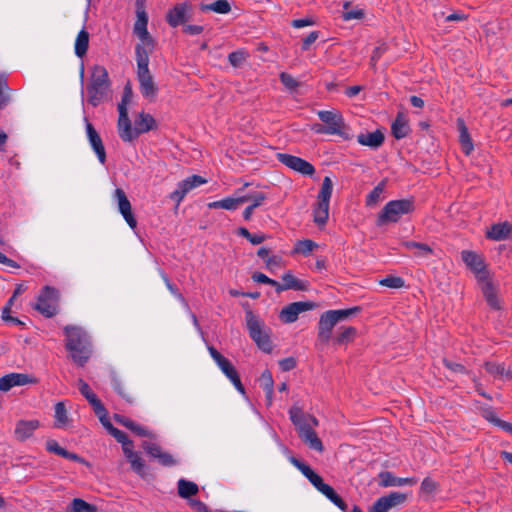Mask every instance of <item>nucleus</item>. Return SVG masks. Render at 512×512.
Returning <instances> with one entry per match:
<instances>
[{"label": "nucleus", "mask_w": 512, "mask_h": 512, "mask_svg": "<svg viewBox=\"0 0 512 512\" xmlns=\"http://www.w3.org/2000/svg\"><path fill=\"white\" fill-rule=\"evenodd\" d=\"M65 348L71 360L83 367L91 357L92 345L88 333L80 326L66 325L64 327Z\"/></svg>", "instance_id": "nucleus-1"}, {"label": "nucleus", "mask_w": 512, "mask_h": 512, "mask_svg": "<svg viewBox=\"0 0 512 512\" xmlns=\"http://www.w3.org/2000/svg\"><path fill=\"white\" fill-rule=\"evenodd\" d=\"M289 415L302 442L310 449L322 453L324 451L323 443L314 430L319 425L318 419L295 406L289 410Z\"/></svg>", "instance_id": "nucleus-2"}, {"label": "nucleus", "mask_w": 512, "mask_h": 512, "mask_svg": "<svg viewBox=\"0 0 512 512\" xmlns=\"http://www.w3.org/2000/svg\"><path fill=\"white\" fill-rule=\"evenodd\" d=\"M135 52L140 92L144 98L153 101L157 96L158 87L149 70V51H144L141 46L135 47Z\"/></svg>", "instance_id": "nucleus-3"}, {"label": "nucleus", "mask_w": 512, "mask_h": 512, "mask_svg": "<svg viewBox=\"0 0 512 512\" xmlns=\"http://www.w3.org/2000/svg\"><path fill=\"white\" fill-rule=\"evenodd\" d=\"M317 116L325 125L313 124L311 129L316 134L338 135L343 139H350L344 118L338 110H320L317 112Z\"/></svg>", "instance_id": "nucleus-4"}, {"label": "nucleus", "mask_w": 512, "mask_h": 512, "mask_svg": "<svg viewBox=\"0 0 512 512\" xmlns=\"http://www.w3.org/2000/svg\"><path fill=\"white\" fill-rule=\"evenodd\" d=\"M110 86L107 69L101 65L92 68L90 83L87 86L88 103L96 107L105 98Z\"/></svg>", "instance_id": "nucleus-5"}, {"label": "nucleus", "mask_w": 512, "mask_h": 512, "mask_svg": "<svg viewBox=\"0 0 512 512\" xmlns=\"http://www.w3.org/2000/svg\"><path fill=\"white\" fill-rule=\"evenodd\" d=\"M245 319L251 339L263 352L271 353L273 345L270 339L269 329L266 328L263 321H261L251 310H247L245 312Z\"/></svg>", "instance_id": "nucleus-6"}, {"label": "nucleus", "mask_w": 512, "mask_h": 512, "mask_svg": "<svg viewBox=\"0 0 512 512\" xmlns=\"http://www.w3.org/2000/svg\"><path fill=\"white\" fill-rule=\"evenodd\" d=\"M414 210V202L411 199L392 200L386 203L378 214L376 224L383 226L387 223H395L406 214Z\"/></svg>", "instance_id": "nucleus-7"}, {"label": "nucleus", "mask_w": 512, "mask_h": 512, "mask_svg": "<svg viewBox=\"0 0 512 512\" xmlns=\"http://www.w3.org/2000/svg\"><path fill=\"white\" fill-rule=\"evenodd\" d=\"M136 16L137 19L134 23L133 32L140 39V43L136 47L142 46L144 51H149L150 54L154 49L155 42L147 30L148 15L145 11L143 0L136 1Z\"/></svg>", "instance_id": "nucleus-8"}, {"label": "nucleus", "mask_w": 512, "mask_h": 512, "mask_svg": "<svg viewBox=\"0 0 512 512\" xmlns=\"http://www.w3.org/2000/svg\"><path fill=\"white\" fill-rule=\"evenodd\" d=\"M208 351L212 359L216 362L220 370L233 383L235 388L242 394L245 388L240 380L239 374L233 364L225 358L214 346H208Z\"/></svg>", "instance_id": "nucleus-9"}, {"label": "nucleus", "mask_w": 512, "mask_h": 512, "mask_svg": "<svg viewBox=\"0 0 512 512\" xmlns=\"http://www.w3.org/2000/svg\"><path fill=\"white\" fill-rule=\"evenodd\" d=\"M191 13L192 5L188 2H181L168 10L165 19L170 27L176 28L180 25L184 26L191 19Z\"/></svg>", "instance_id": "nucleus-10"}, {"label": "nucleus", "mask_w": 512, "mask_h": 512, "mask_svg": "<svg viewBox=\"0 0 512 512\" xmlns=\"http://www.w3.org/2000/svg\"><path fill=\"white\" fill-rule=\"evenodd\" d=\"M461 258L465 265L474 273L478 281L488 278V271L482 257L474 251L463 250Z\"/></svg>", "instance_id": "nucleus-11"}, {"label": "nucleus", "mask_w": 512, "mask_h": 512, "mask_svg": "<svg viewBox=\"0 0 512 512\" xmlns=\"http://www.w3.org/2000/svg\"><path fill=\"white\" fill-rule=\"evenodd\" d=\"M206 182L207 180L200 175L189 176L178 183L177 188L170 194V199L179 205L190 191Z\"/></svg>", "instance_id": "nucleus-12"}, {"label": "nucleus", "mask_w": 512, "mask_h": 512, "mask_svg": "<svg viewBox=\"0 0 512 512\" xmlns=\"http://www.w3.org/2000/svg\"><path fill=\"white\" fill-rule=\"evenodd\" d=\"M277 159L285 166L289 167L290 169L296 172L301 173L302 175L312 176L315 173L314 166L300 157L286 153H278Z\"/></svg>", "instance_id": "nucleus-13"}, {"label": "nucleus", "mask_w": 512, "mask_h": 512, "mask_svg": "<svg viewBox=\"0 0 512 512\" xmlns=\"http://www.w3.org/2000/svg\"><path fill=\"white\" fill-rule=\"evenodd\" d=\"M316 307L317 304L311 301L293 302L283 307L279 317L284 323H293L297 320L300 313L312 310Z\"/></svg>", "instance_id": "nucleus-14"}, {"label": "nucleus", "mask_w": 512, "mask_h": 512, "mask_svg": "<svg viewBox=\"0 0 512 512\" xmlns=\"http://www.w3.org/2000/svg\"><path fill=\"white\" fill-rule=\"evenodd\" d=\"M407 496L401 492H391L388 495L378 498L369 512H388L390 509L403 504Z\"/></svg>", "instance_id": "nucleus-15"}, {"label": "nucleus", "mask_w": 512, "mask_h": 512, "mask_svg": "<svg viewBox=\"0 0 512 512\" xmlns=\"http://www.w3.org/2000/svg\"><path fill=\"white\" fill-rule=\"evenodd\" d=\"M114 199L117 202L119 212L122 214L123 218L129 225V227L135 229L137 226V220L135 219L132 213L131 203L124 190L121 188H117L114 191Z\"/></svg>", "instance_id": "nucleus-16"}, {"label": "nucleus", "mask_w": 512, "mask_h": 512, "mask_svg": "<svg viewBox=\"0 0 512 512\" xmlns=\"http://www.w3.org/2000/svg\"><path fill=\"white\" fill-rule=\"evenodd\" d=\"M85 127L88 141L92 149L94 150L95 154L97 155L99 162L101 164H105L106 151L99 133L96 131L94 126L88 121L87 118H85Z\"/></svg>", "instance_id": "nucleus-17"}, {"label": "nucleus", "mask_w": 512, "mask_h": 512, "mask_svg": "<svg viewBox=\"0 0 512 512\" xmlns=\"http://www.w3.org/2000/svg\"><path fill=\"white\" fill-rule=\"evenodd\" d=\"M119 118H118V134L119 137L124 142H131L137 138V133L135 127L132 128L131 121L128 116V109L121 107V110H118Z\"/></svg>", "instance_id": "nucleus-18"}, {"label": "nucleus", "mask_w": 512, "mask_h": 512, "mask_svg": "<svg viewBox=\"0 0 512 512\" xmlns=\"http://www.w3.org/2000/svg\"><path fill=\"white\" fill-rule=\"evenodd\" d=\"M36 379L24 373H10L0 378V391L7 392L15 386L36 383Z\"/></svg>", "instance_id": "nucleus-19"}, {"label": "nucleus", "mask_w": 512, "mask_h": 512, "mask_svg": "<svg viewBox=\"0 0 512 512\" xmlns=\"http://www.w3.org/2000/svg\"><path fill=\"white\" fill-rule=\"evenodd\" d=\"M40 427L39 420H19L16 422L14 437L19 442H24L31 438L34 432Z\"/></svg>", "instance_id": "nucleus-20"}, {"label": "nucleus", "mask_w": 512, "mask_h": 512, "mask_svg": "<svg viewBox=\"0 0 512 512\" xmlns=\"http://www.w3.org/2000/svg\"><path fill=\"white\" fill-rule=\"evenodd\" d=\"M336 324L337 323L330 311L328 310L324 312L320 316L318 322V339L322 342H328L331 337L332 330Z\"/></svg>", "instance_id": "nucleus-21"}, {"label": "nucleus", "mask_w": 512, "mask_h": 512, "mask_svg": "<svg viewBox=\"0 0 512 512\" xmlns=\"http://www.w3.org/2000/svg\"><path fill=\"white\" fill-rule=\"evenodd\" d=\"M380 485L383 487H400L405 485H415L417 483V479L414 477L401 478L396 477L393 473L389 471L381 472L379 474Z\"/></svg>", "instance_id": "nucleus-22"}, {"label": "nucleus", "mask_w": 512, "mask_h": 512, "mask_svg": "<svg viewBox=\"0 0 512 512\" xmlns=\"http://www.w3.org/2000/svg\"><path fill=\"white\" fill-rule=\"evenodd\" d=\"M134 125L137 133V137L140 134L147 133L157 128V123L154 117L145 112H140L134 120Z\"/></svg>", "instance_id": "nucleus-23"}, {"label": "nucleus", "mask_w": 512, "mask_h": 512, "mask_svg": "<svg viewBox=\"0 0 512 512\" xmlns=\"http://www.w3.org/2000/svg\"><path fill=\"white\" fill-rule=\"evenodd\" d=\"M282 280L284 281L283 284H280L278 282V293L293 289L297 291H306L308 289V282L300 280L291 273V271H288L282 276Z\"/></svg>", "instance_id": "nucleus-24"}, {"label": "nucleus", "mask_w": 512, "mask_h": 512, "mask_svg": "<svg viewBox=\"0 0 512 512\" xmlns=\"http://www.w3.org/2000/svg\"><path fill=\"white\" fill-rule=\"evenodd\" d=\"M114 420L124 426L125 428L129 429L134 434L141 436V437H153V434L147 430L145 427L139 425L138 423L134 422L130 418H127L120 414H114Z\"/></svg>", "instance_id": "nucleus-25"}, {"label": "nucleus", "mask_w": 512, "mask_h": 512, "mask_svg": "<svg viewBox=\"0 0 512 512\" xmlns=\"http://www.w3.org/2000/svg\"><path fill=\"white\" fill-rule=\"evenodd\" d=\"M385 140L384 134L380 130L370 133H361L357 136V142L363 146H368L372 149L379 148Z\"/></svg>", "instance_id": "nucleus-26"}, {"label": "nucleus", "mask_w": 512, "mask_h": 512, "mask_svg": "<svg viewBox=\"0 0 512 512\" xmlns=\"http://www.w3.org/2000/svg\"><path fill=\"white\" fill-rule=\"evenodd\" d=\"M401 246L412 251L416 258H426L433 254V249L426 243L416 242L413 240L402 241Z\"/></svg>", "instance_id": "nucleus-27"}, {"label": "nucleus", "mask_w": 512, "mask_h": 512, "mask_svg": "<svg viewBox=\"0 0 512 512\" xmlns=\"http://www.w3.org/2000/svg\"><path fill=\"white\" fill-rule=\"evenodd\" d=\"M512 234V226L508 222L493 224L486 236L495 241L508 239Z\"/></svg>", "instance_id": "nucleus-28"}, {"label": "nucleus", "mask_w": 512, "mask_h": 512, "mask_svg": "<svg viewBox=\"0 0 512 512\" xmlns=\"http://www.w3.org/2000/svg\"><path fill=\"white\" fill-rule=\"evenodd\" d=\"M124 455L129 461L132 470L139 476L145 477L147 474V467L144 460L140 457V455L137 452L133 451V448H125Z\"/></svg>", "instance_id": "nucleus-29"}, {"label": "nucleus", "mask_w": 512, "mask_h": 512, "mask_svg": "<svg viewBox=\"0 0 512 512\" xmlns=\"http://www.w3.org/2000/svg\"><path fill=\"white\" fill-rule=\"evenodd\" d=\"M479 282L481 283V290L487 304L493 309H500L499 300L492 282L488 278Z\"/></svg>", "instance_id": "nucleus-30"}, {"label": "nucleus", "mask_w": 512, "mask_h": 512, "mask_svg": "<svg viewBox=\"0 0 512 512\" xmlns=\"http://www.w3.org/2000/svg\"><path fill=\"white\" fill-rule=\"evenodd\" d=\"M457 124L459 130V141L462 150L466 155H469L474 149V146L469 135L468 128L466 127L465 122L462 119H458Z\"/></svg>", "instance_id": "nucleus-31"}, {"label": "nucleus", "mask_w": 512, "mask_h": 512, "mask_svg": "<svg viewBox=\"0 0 512 512\" xmlns=\"http://www.w3.org/2000/svg\"><path fill=\"white\" fill-rule=\"evenodd\" d=\"M391 132L396 139H402L410 133L408 122L404 119L402 114H398L392 123Z\"/></svg>", "instance_id": "nucleus-32"}, {"label": "nucleus", "mask_w": 512, "mask_h": 512, "mask_svg": "<svg viewBox=\"0 0 512 512\" xmlns=\"http://www.w3.org/2000/svg\"><path fill=\"white\" fill-rule=\"evenodd\" d=\"M104 427L117 440V442L122 444L123 453H125V448H133V442L129 440L124 431L114 427L111 422L104 423Z\"/></svg>", "instance_id": "nucleus-33"}, {"label": "nucleus", "mask_w": 512, "mask_h": 512, "mask_svg": "<svg viewBox=\"0 0 512 512\" xmlns=\"http://www.w3.org/2000/svg\"><path fill=\"white\" fill-rule=\"evenodd\" d=\"M55 410V422L54 426L56 428H64L67 427L70 423V419L68 417L67 409L65 407L64 402H57L54 407Z\"/></svg>", "instance_id": "nucleus-34"}, {"label": "nucleus", "mask_w": 512, "mask_h": 512, "mask_svg": "<svg viewBox=\"0 0 512 512\" xmlns=\"http://www.w3.org/2000/svg\"><path fill=\"white\" fill-rule=\"evenodd\" d=\"M199 8L202 12L213 11L218 14H227L231 11V5L227 0H217L210 4L201 3Z\"/></svg>", "instance_id": "nucleus-35"}, {"label": "nucleus", "mask_w": 512, "mask_h": 512, "mask_svg": "<svg viewBox=\"0 0 512 512\" xmlns=\"http://www.w3.org/2000/svg\"><path fill=\"white\" fill-rule=\"evenodd\" d=\"M89 47V33L87 30L82 29L75 40V54L82 58L86 55Z\"/></svg>", "instance_id": "nucleus-36"}, {"label": "nucleus", "mask_w": 512, "mask_h": 512, "mask_svg": "<svg viewBox=\"0 0 512 512\" xmlns=\"http://www.w3.org/2000/svg\"><path fill=\"white\" fill-rule=\"evenodd\" d=\"M243 204L242 195L236 198L227 197L222 200L214 201L208 204L209 208H222L226 210H235Z\"/></svg>", "instance_id": "nucleus-37"}, {"label": "nucleus", "mask_w": 512, "mask_h": 512, "mask_svg": "<svg viewBox=\"0 0 512 512\" xmlns=\"http://www.w3.org/2000/svg\"><path fill=\"white\" fill-rule=\"evenodd\" d=\"M260 385L264 389L266 393V398L268 400V404L272 403V396L274 392V381L272 378V374L269 370H264L260 376Z\"/></svg>", "instance_id": "nucleus-38"}, {"label": "nucleus", "mask_w": 512, "mask_h": 512, "mask_svg": "<svg viewBox=\"0 0 512 512\" xmlns=\"http://www.w3.org/2000/svg\"><path fill=\"white\" fill-rule=\"evenodd\" d=\"M199 489L196 483L180 479L178 481V494L181 498H190L198 493Z\"/></svg>", "instance_id": "nucleus-39"}, {"label": "nucleus", "mask_w": 512, "mask_h": 512, "mask_svg": "<svg viewBox=\"0 0 512 512\" xmlns=\"http://www.w3.org/2000/svg\"><path fill=\"white\" fill-rule=\"evenodd\" d=\"M321 493L325 495L331 502H333L338 508H340L343 512H347V504L345 501L336 493V491L330 486L327 485Z\"/></svg>", "instance_id": "nucleus-40"}, {"label": "nucleus", "mask_w": 512, "mask_h": 512, "mask_svg": "<svg viewBox=\"0 0 512 512\" xmlns=\"http://www.w3.org/2000/svg\"><path fill=\"white\" fill-rule=\"evenodd\" d=\"M364 17V10L360 8H352L350 2L343 3L342 18L345 21L349 20H360Z\"/></svg>", "instance_id": "nucleus-41"}, {"label": "nucleus", "mask_w": 512, "mask_h": 512, "mask_svg": "<svg viewBox=\"0 0 512 512\" xmlns=\"http://www.w3.org/2000/svg\"><path fill=\"white\" fill-rule=\"evenodd\" d=\"M34 308L45 317H53L57 313V305L50 303V301L37 298V303Z\"/></svg>", "instance_id": "nucleus-42"}, {"label": "nucleus", "mask_w": 512, "mask_h": 512, "mask_svg": "<svg viewBox=\"0 0 512 512\" xmlns=\"http://www.w3.org/2000/svg\"><path fill=\"white\" fill-rule=\"evenodd\" d=\"M70 512H97V507L81 498H74L70 504Z\"/></svg>", "instance_id": "nucleus-43"}, {"label": "nucleus", "mask_w": 512, "mask_h": 512, "mask_svg": "<svg viewBox=\"0 0 512 512\" xmlns=\"http://www.w3.org/2000/svg\"><path fill=\"white\" fill-rule=\"evenodd\" d=\"M330 313L333 315L336 323L340 321H344L348 319L349 317L357 315L361 311V307L355 306L348 309H339V310H329Z\"/></svg>", "instance_id": "nucleus-44"}, {"label": "nucleus", "mask_w": 512, "mask_h": 512, "mask_svg": "<svg viewBox=\"0 0 512 512\" xmlns=\"http://www.w3.org/2000/svg\"><path fill=\"white\" fill-rule=\"evenodd\" d=\"M242 199L243 203L251 202L250 205L256 209L264 203V201L267 199V195L263 192L253 191L242 195Z\"/></svg>", "instance_id": "nucleus-45"}, {"label": "nucleus", "mask_w": 512, "mask_h": 512, "mask_svg": "<svg viewBox=\"0 0 512 512\" xmlns=\"http://www.w3.org/2000/svg\"><path fill=\"white\" fill-rule=\"evenodd\" d=\"M485 369L488 373L496 377H507L511 378V374L506 371L505 366L503 364L495 363V362H486Z\"/></svg>", "instance_id": "nucleus-46"}, {"label": "nucleus", "mask_w": 512, "mask_h": 512, "mask_svg": "<svg viewBox=\"0 0 512 512\" xmlns=\"http://www.w3.org/2000/svg\"><path fill=\"white\" fill-rule=\"evenodd\" d=\"M317 247V244L310 240H298L294 247V253L302 254V255H308L310 254L315 248Z\"/></svg>", "instance_id": "nucleus-47"}, {"label": "nucleus", "mask_w": 512, "mask_h": 512, "mask_svg": "<svg viewBox=\"0 0 512 512\" xmlns=\"http://www.w3.org/2000/svg\"><path fill=\"white\" fill-rule=\"evenodd\" d=\"M379 284L388 288L400 289L404 287L405 281L402 277L387 275L385 278L379 281Z\"/></svg>", "instance_id": "nucleus-48"}, {"label": "nucleus", "mask_w": 512, "mask_h": 512, "mask_svg": "<svg viewBox=\"0 0 512 512\" xmlns=\"http://www.w3.org/2000/svg\"><path fill=\"white\" fill-rule=\"evenodd\" d=\"M333 191V183L330 177H324L321 185V189L318 193L317 199H323L324 201H330Z\"/></svg>", "instance_id": "nucleus-49"}, {"label": "nucleus", "mask_w": 512, "mask_h": 512, "mask_svg": "<svg viewBox=\"0 0 512 512\" xmlns=\"http://www.w3.org/2000/svg\"><path fill=\"white\" fill-rule=\"evenodd\" d=\"M37 298L50 301V303L57 305V301L59 299V291L53 287L44 286Z\"/></svg>", "instance_id": "nucleus-50"}, {"label": "nucleus", "mask_w": 512, "mask_h": 512, "mask_svg": "<svg viewBox=\"0 0 512 512\" xmlns=\"http://www.w3.org/2000/svg\"><path fill=\"white\" fill-rule=\"evenodd\" d=\"M7 79L4 75H0V110L8 105L10 102V95L8 94Z\"/></svg>", "instance_id": "nucleus-51"}, {"label": "nucleus", "mask_w": 512, "mask_h": 512, "mask_svg": "<svg viewBox=\"0 0 512 512\" xmlns=\"http://www.w3.org/2000/svg\"><path fill=\"white\" fill-rule=\"evenodd\" d=\"M91 406L93 407V410L95 414L98 416L100 422L104 426V423L110 422L107 418V410L102 404V402L96 397L90 402Z\"/></svg>", "instance_id": "nucleus-52"}, {"label": "nucleus", "mask_w": 512, "mask_h": 512, "mask_svg": "<svg viewBox=\"0 0 512 512\" xmlns=\"http://www.w3.org/2000/svg\"><path fill=\"white\" fill-rule=\"evenodd\" d=\"M356 332V329L352 326L344 327L343 330L336 336L335 341L338 344L348 343L354 339Z\"/></svg>", "instance_id": "nucleus-53"}, {"label": "nucleus", "mask_w": 512, "mask_h": 512, "mask_svg": "<svg viewBox=\"0 0 512 512\" xmlns=\"http://www.w3.org/2000/svg\"><path fill=\"white\" fill-rule=\"evenodd\" d=\"M384 188H385L384 181H381L380 183H378L377 186H375L374 189L367 195L366 205L370 206V205L376 204L379 201L380 196L384 191Z\"/></svg>", "instance_id": "nucleus-54"}, {"label": "nucleus", "mask_w": 512, "mask_h": 512, "mask_svg": "<svg viewBox=\"0 0 512 512\" xmlns=\"http://www.w3.org/2000/svg\"><path fill=\"white\" fill-rule=\"evenodd\" d=\"M281 83L290 91H296L300 83L290 74L282 72L279 76Z\"/></svg>", "instance_id": "nucleus-55"}, {"label": "nucleus", "mask_w": 512, "mask_h": 512, "mask_svg": "<svg viewBox=\"0 0 512 512\" xmlns=\"http://www.w3.org/2000/svg\"><path fill=\"white\" fill-rule=\"evenodd\" d=\"M161 277L162 279L164 280L165 284H166V287L168 288V290L185 306H187V302L185 300V298L183 297V295L179 292L178 288L176 287V285H174L168 278V276L164 273V272H161Z\"/></svg>", "instance_id": "nucleus-56"}, {"label": "nucleus", "mask_w": 512, "mask_h": 512, "mask_svg": "<svg viewBox=\"0 0 512 512\" xmlns=\"http://www.w3.org/2000/svg\"><path fill=\"white\" fill-rule=\"evenodd\" d=\"M247 58V53L244 52V51H234V52H231L229 55H228V61L229 63L235 67V68H238L240 67L244 61L246 60Z\"/></svg>", "instance_id": "nucleus-57"}, {"label": "nucleus", "mask_w": 512, "mask_h": 512, "mask_svg": "<svg viewBox=\"0 0 512 512\" xmlns=\"http://www.w3.org/2000/svg\"><path fill=\"white\" fill-rule=\"evenodd\" d=\"M112 386L114 390L123 398H125L128 402H132L133 398L132 395L127 391V389L124 387L123 383L120 379L114 377L112 379Z\"/></svg>", "instance_id": "nucleus-58"}, {"label": "nucleus", "mask_w": 512, "mask_h": 512, "mask_svg": "<svg viewBox=\"0 0 512 512\" xmlns=\"http://www.w3.org/2000/svg\"><path fill=\"white\" fill-rule=\"evenodd\" d=\"M252 280L261 283V284H269L273 287H275L276 291L278 292V282L276 280H273L269 277H267L265 274L261 272H254L251 276Z\"/></svg>", "instance_id": "nucleus-59"}, {"label": "nucleus", "mask_w": 512, "mask_h": 512, "mask_svg": "<svg viewBox=\"0 0 512 512\" xmlns=\"http://www.w3.org/2000/svg\"><path fill=\"white\" fill-rule=\"evenodd\" d=\"M143 449L146 451L147 454H149L153 458H157L159 454L162 452L161 447L153 442L144 441L142 443Z\"/></svg>", "instance_id": "nucleus-60"}, {"label": "nucleus", "mask_w": 512, "mask_h": 512, "mask_svg": "<svg viewBox=\"0 0 512 512\" xmlns=\"http://www.w3.org/2000/svg\"><path fill=\"white\" fill-rule=\"evenodd\" d=\"M78 384L80 393L87 399L89 403L97 397L83 379H79Z\"/></svg>", "instance_id": "nucleus-61"}, {"label": "nucleus", "mask_w": 512, "mask_h": 512, "mask_svg": "<svg viewBox=\"0 0 512 512\" xmlns=\"http://www.w3.org/2000/svg\"><path fill=\"white\" fill-rule=\"evenodd\" d=\"M443 364L446 368H448L453 373H461V374H467V369L460 363L453 362L447 358L443 359Z\"/></svg>", "instance_id": "nucleus-62"}, {"label": "nucleus", "mask_w": 512, "mask_h": 512, "mask_svg": "<svg viewBox=\"0 0 512 512\" xmlns=\"http://www.w3.org/2000/svg\"><path fill=\"white\" fill-rule=\"evenodd\" d=\"M133 96V91L131 85L127 83L123 89L121 102L118 104V110H121V107L127 108V105L131 102Z\"/></svg>", "instance_id": "nucleus-63"}, {"label": "nucleus", "mask_w": 512, "mask_h": 512, "mask_svg": "<svg viewBox=\"0 0 512 512\" xmlns=\"http://www.w3.org/2000/svg\"><path fill=\"white\" fill-rule=\"evenodd\" d=\"M46 449L50 453H54L63 457L66 449L61 447L56 440L50 439L46 442Z\"/></svg>", "instance_id": "nucleus-64"}]
</instances>
